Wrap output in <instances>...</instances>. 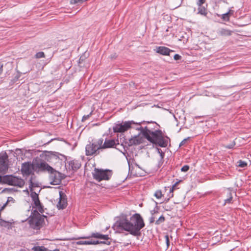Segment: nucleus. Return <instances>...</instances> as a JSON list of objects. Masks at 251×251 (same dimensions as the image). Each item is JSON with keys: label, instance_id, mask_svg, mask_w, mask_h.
Here are the masks:
<instances>
[{"label": "nucleus", "instance_id": "nucleus-1", "mask_svg": "<svg viewBox=\"0 0 251 251\" xmlns=\"http://www.w3.org/2000/svg\"><path fill=\"white\" fill-rule=\"evenodd\" d=\"M134 123L131 128H133L137 130L140 131V133L148 141L162 148H165L168 146V138L164 136L161 130L155 129L156 126H158L155 122L151 123L154 125L153 128L150 126L143 127L141 126V124L143 123L134 122ZM147 123L150 124V123L148 122Z\"/></svg>", "mask_w": 251, "mask_h": 251}, {"label": "nucleus", "instance_id": "nucleus-7", "mask_svg": "<svg viewBox=\"0 0 251 251\" xmlns=\"http://www.w3.org/2000/svg\"><path fill=\"white\" fill-rule=\"evenodd\" d=\"M135 124L134 121H128L122 122L120 123L116 124L113 127L114 132L122 133L124 132L133 127V125Z\"/></svg>", "mask_w": 251, "mask_h": 251}, {"label": "nucleus", "instance_id": "nucleus-14", "mask_svg": "<svg viewBox=\"0 0 251 251\" xmlns=\"http://www.w3.org/2000/svg\"><path fill=\"white\" fill-rule=\"evenodd\" d=\"M174 51L165 47H158L156 48V52L164 55H170V53Z\"/></svg>", "mask_w": 251, "mask_h": 251}, {"label": "nucleus", "instance_id": "nucleus-18", "mask_svg": "<svg viewBox=\"0 0 251 251\" xmlns=\"http://www.w3.org/2000/svg\"><path fill=\"white\" fill-rule=\"evenodd\" d=\"M231 33V31L224 28H221L218 31V34L222 36H230Z\"/></svg>", "mask_w": 251, "mask_h": 251}, {"label": "nucleus", "instance_id": "nucleus-17", "mask_svg": "<svg viewBox=\"0 0 251 251\" xmlns=\"http://www.w3.org/2000/svg\"><path fill=\"white\" fill-rule=\"evenodd\" d=\"M29 188L30 189V191H31V193L32 192H33V188L34 187H39V185L38 182H35L33 181V176H32L29 180Z\"/></svg>", "mask_w": 251, "mask_h": 251}, {"label": "nucleus", "instance_id": "nucleus-35", "mask_svg": "<svg viewBox=\"0 0 251 251\" xmlns=\"http://www.w3.org/2000/svg\"><path fill=\"white\" fill-rule=\"evenodd\" d=\"M76 245H86V241H79L76 243Z\"/></svg>", "mask_w": 251, "mask_h": 251}, {"label": "nucleus", "instance_id": "nucleus-16", "mask_svg": "<svg viewBox=\"0 0 251 251\" xmlns=\"http://www.w3.org/2000/svg\"><path fill=\"white\" fill-rule=\"evenodd\" d=\"M59 201L57 206L59 209H64L67 206V201L61 192L59 193Z\"/></svg>", "mask_w": 251, "mask_h": 251}, {"label": "nucleus", "instance_id": "nucleus-6", "mask_svg": "<svg viewBox=\"0 0 251 251\" xmlns=\"http://www.w3.org/2000/svg\"><path fill=\"white\" fill-rule=\"evenodd\" d=\"M112 175L111 170L95 168L93 173V178L99 182L109 180Z\"/></svg>", "mask_w": 251, "mask_h": 251}, {"label": "nucleus", "instance_id": "nucleus-13", "mask_svg": "<svg viewBox=\"0 0 251 251\" xmlns=\"http://www.w3.org/2000/svg\"><path fill=\"white\" fill-rule=\"evenodd\" d=\"M90 237H93L95 238L103 239L104 240H107L109 239V237L108 235H103L99 232L92 233L90 236H85L80 237L81 239H89Z\"/></svg>", "mask_w": 251, "mask_h": 251}, {"label": "nucleus", "instance_id": "nucleus-15", "mask_svg": "<svg viewBox=\"0 0 251 251\" xmlns=\"http://www.w3.org/2000/svg\"><path fill=\"white\" fill-rule=\"evenodd\" d=\"M81 166L80 163L76 160H73L69 162V169L73 171H76Z\"/></svg>", "mask_w": 251, "mask_h": 251}, {"label": "nucleus", "instance_id": "nucleus-8", "mask_svg": "<svg viewBox=\"0 0 251 251\" xmlns=\"http://www.w3.org/2000/svg\"><path fill=\"white\" fill-rule=\"evenodd\" d=\"M35 166L31 164L30 162H25L22 164L21 167V172L23 176H29L33 172V170L35 169L38 171V169L36 168V165Z\"/></svg>", "mask_w": 251, "mask_h": 251}, {"label": "nucleus", "instance_id": "nucleus-30", "mask_svg": "<svg viewBox=\"0 0 251 251\" xmlns=\"http://www.w3.org/2000/svg\"><path fill=\"white\" fill-rule=\"evenodd\" d=\"M92 114V112H91L88 115H84L82 117V122H84L85 121H86V120H87L89 117Z\"/></svg>", "mask_w": 251, "mask_h": 251}, {"label": "nucleus", "instance_id": "nucleus-39", "mask_svg": "<svg viewBox=\"0 0 251 251\" xmlns=\"http://www.w3.org/2000/svg\"><path fill=\"white\" fill-rule=\"evenodd\" d=\"M80 2V0H71V1H70V3L71 4H75V3H77L78 2Z\"/></svg>", "mask_w": 251, "mask_h": 251}, {"label": "nucleus", "instance_id": "nucleus-32", "mask_svg": "<svg viewBox=\"0 0 251 251\" xmlns=\"http://www.w3.org/2000/svg\"><path fill=\"white\" fill-rule=\"evenodd\" d=\"M158 152L160 154L161 158L164 157V153L163 152L162 150L159 148H157Z\"/></svg>", "mask_w": 251, "mask_h": 251}, {"label": "nucleus", "instance_id": "nucleus-20", "mask_svg": "<svg viewBox=\"0 0 251 251\" xmlns=\"http://www.w3.org/2000/svg\"><path fill=\"white\" fill-rule=\"evenodd\" d=\"M198 14L202 15H206L207 14L206 9L204 7L199 6V7L198 8Z\"/></svg>", "mask_w": 251, "mask_h": 251}, {"label": "nucleus", "instance_id": "nucleus-33", "mask_svg": "<svg viewBox=\"0 0 251 251\" xmlns=\"http://www.w3.org/2000/svg\"><path fill=\"white\" fill-rule=\"evenodd\" d=\"M189 139V138H185L184 139H183L181 142V143H180L179 144V146H183L185 143L186 142V141Z\"/></svg>", "mask_w": 251, "mask_h": 251}, {"label": "nucleus", "instance_id": "nucleus-5", "mask_svg": "<svg viewBox=\"0 0 251 251\" xmlns=\"http://www.w3.org/2000/svg\"><path fill=\"white\" fill-rule=\"evenodd\" d=\"M46 218V216L41 215L37 211L34 210L29 218L28 222L30 227L35 229H40Z\"/></svg>", "mask_w": 251, "mask_h": 251}, {"label": "nucleus", "instance_id": "nucleus-43", "mask_svg": "<svg viewBox=\"0 0 251 251\" xmlns=\"http://www.w3.org/2000/svg\"><path fill=\"white\" fill-rule=\"evenodd\" d=\"M2 68H3V65H0V75L1 74V73L2 72Z\"/></svg>", "mask_w": 251, "mask_h": 251}, {"label": "nucleus", "instance_id": "nucleus-34", "mask_svg": "<svg viewBox=\"0 0 251 251\" xmlns=\"http://www.w3.org/2000/svg\"><path fill=\"white\" fill-rule=\"evenodd\" d=\"M181 56L178 54H176L174 56V58L176 60H179L181 59Z\"/></svg>", "mask_w": 251, "mask_h": 251}, {"label": "nucleus", "instance_id": "nucleus-24", "mask_svg": "<svg viewBox=\"0 0 251 251\" xmlns=\"http://www.w3.org/2000/svg\"><path fill=\"white\" fill-rule=\"evenodd\" d=\"M35 57L37 58H43V57H45V54L42 51H41V52H37L36 55H35Z\"/></svg>", "mask_w": 251, "mask_h": 251}, {"label": "nucleus", "instance_id": "nucleus-45", "mask_svg": "<svg viewBox=\"0 0 251 251\" xmlns=\"http://www.w3.org/2000/svg\"><path fill=\"white\" fill-rule=\"evenodd\" d=\"M20 251H24V250H21Z\"/></svg>", "mask_w": 251, "mask_h": 251}, {"label": "nucleus", "instance_id": "nucleus-41", "mask_svg": "<svg viewBox=\"0 0 251 251\" xmlns=\"http://www.w3.org/2000/svg\"><path fill=\"white\" fill-rule=\"evenodd\" d=\"M155 221V218L154 217H151L150 219V223H153Z\"/></svg>", "mask_w": 251, "mask_h": 251}, {"label": "nucleus", "instance_id": "nucleus-12", "mask_svg": "<svg viewBox=\"0 0 251 251\" xmlns=\"http://www.w3.org/2000/svg\"><path fill=\"white\" fill-rule=\"evenodd\" d=\"M119 144V143H117V142L114 139H106L103 142V140L101 142V149L102 151L103 150L116 147L117 145Z\"/></svg>", "mask_w": 251, "mask_h": 251}, {"label": "nucleus", "instance_id": "nucleus-25", "mask_svg": "<svg viewBox=\"0 0 251 251\" xmlns=\"http://www.w3.org/2000/svg\"><path fill=\"white\" fill-rule=\"evenodd\" d=\"M238 166L240 167H242V168L245 167V166H246L247 165V164L246 162H245L244 161H242V160L239 161L238 162Z\"/></svg>", "mask_w": 251, "mask_h": 251}, {"label": "nucleus", "instance_id": "nucleus-38", "mask_svg": "<svg viewBox=\"0 0 251 251\" xmlns=\"http://www.w3.org/2000/svg\"><path fill=\"white\" fill-rule=\"evenodd\" d=\"M234 13V11L232 10H229L227 12H226V14H228V15L230 17V16L232 15Z\"/></svg>", "mask_w": 251, "mask_h": 251}, {"label": "nucleus", "instance_id": "nucleus-27", "mask_svg": "<svg viewBox=\"0 0 251 251\" xmlns=\"http://www.w3.org/2000/svg\"><path fill=\"white\" fill-rule=\"evenodd\" d=\"M93 245H97L99 244H107L108 245L110 244V242H109L108 243H106L105 241H99L98 240L97 241H92Z\"/></svg>", "mask_w": 251, "mask_h": 251}, {"label": "nucleus", "instance_id": "nucleus-42", "mask_svg": "<svg viewBox=\"0 0 251 251\" xmlns=\"http://www.w3.org/2000/svg\"><path fill=\"white\" fill-rule=\"evenodd\" d=\"M86 245H93L92 241H86Z\"/></svg>", "mask_w": 251, "mask_h": 251}, {"label": "nucleus", "instance_id": "nucleus-9", "mask_svg": "<svg viewBox=\"0 0 251 251\" xmlns=\"http://www.w3.org/2000/svg\"><path fill=\"white\" fill-rule=\"evenodd\" d=\"M31 197L34 202L35 207L41 213L44 212L43 207L38 197V195L35 192H32Z\"/></svg>", "mask_w": 251, "mask_h": 251}, {"label": "nucleus", "instance_id": "nucleus-36", "mask_svg": "<svg viewBox=\"0 0 251 251\" xmlns=\"http://www.w3.org/2000/svg\"><path fill=\"white\" fill-rule=\"evenodd\" d=\"M205 2V0H199L197 4L199 6H201L203 3H204Z\"/></svg>", "mask_w": 251, "mask_h": 251}, {"label": "nucleus", "instance_id": "nucleus-3", "mask_svg": "<svg viewBox=\"0 0 251 251\" xmlns=\"http://www.w3.org/2000/svg\"><path fill=\"white\" fill-rule=\"evenodd\" d=\"M38 171H47L50 173V180L52 185H58L61 181L60 174L54 170L51 166L45 162L37 163L36 165Z\"/></svg>", "mask_w": 251, "mask_h": 251}, {"label": "nucleus", "instance_id": "nucleus-31", "mask_svg": "<svg viewBox=\"0 0 251 251\" xmlns=\"http://www.w3.org/2000/svg\"><path fill=\"white\" fill-rule=\"evenodd\" d=\"M165 238L167 248H168L169 246V245H170L169 236L168 235H166L165 236Z\"/></svg>", "mask_w": 251, "mask_h": 251}, {"label": "nucleus", "instance_id": "nucleus-11", "mask_svg": "<svg viewBox=\"0 0 251 251\" xmlns=\"http://www.w3.org/2000/svg\"><path fill=\"white\" fill-rule=\"evenodd\" d=\"M141 135L142 134L139 133L137 135H135L130 139L128 142V145L129 146H132L133 145H139L143 143L144 137H143V135L141 136Z\"/></svg>", "mask_w": 251, "mask_h": 251}, {"label": "nucleus", "instance_id": "nucleus-19", "mask_svg": "<svg viewBox=\"0 0 251 251\" xmlns=\"http://www.w3.org/2000/svg\"><path fill=\"white\" fill-rule=\"evenodd\" d=\"M33 251H49V249L44 246H34L32 248Z\"/></svg>", "mask_w": 251, "mask_h": 251}, {"label": "nucleus", "instance_id": "nucleus-29", "mask_svg": "<svg viewBox=\"0 0 251 251\" xmlns=\"http://www.w3.org/2000/svg\"><path fill=\"white\" fill-rule=\"evenodd\" d=\"M235 145V143L233 141L229 145H228L225 146V147L226 148L231 149H232L234 147Z\"/></svg>", "mask_w": 251, "mask_h": 251}, {"label": "nucleus", "instance_id": "nucleus-10", "mask_svg": "<svg viewBox=\"0 0 251 251\" xmlns=\"http://www.w3.org/2000/svg\"><path fill=\"white\" fill-rule=\"evenodd\" d=\"M8 156L6 152L0 153V172L4 171L8 169L6 161Z\"/></svg>", "mask_w": 251, "mask_h": 251}, {"label": "nucleus", "instance_id": "nucleus-28", "mask_svg": "<svg viewBox=\"0 0 251 251\" xmlns=\"http://www.w3.org/2000/svg\"><path fill=\"white\" fill-rule=\"evenodd\" d=\"M189 166L188 165H184L181 168V171L182 172H186L189 170Z\"/></svg>", "mask_w": 251, "mask_h": 251}, {"label": "nucleus", "instance_id": "nucleus-26", "mask_svg": "<svg viewBox=\"0 0 251 251\" xmlns=\"http://www.w3.org/2000/svg\"><path fill=\"white\" fill-rule=\"evenodd\" d=\"M0 225L4 227L8 225V223L4 220L0 219Z\"/></svg>", "mask_w": 251, "mask_h": 251}, {"label": "nucleus", "instance_id": "nucleus-23", "mask_svg": "<svg viewBox=\"0 0 251 251\" xmlns=\"http://www.w3.org/2000/svg\"><path fill=\"white\" fill-rule=\"evenodd\" d=\"M229 16L228 15V14L225 13L222 15L221 18L223 21H228L229 20Z\"/></svg>", "mask_w": 251, "mask_h": 251}, {"label": "nucleus", "instance_id": "nucleus-22", "mask_svg": "<svg viewBox=\"0 0 251 251\" xmlns=\"http://www.w3.org/2000/svg\"><path fill=\"white\" fill-rule=\"evenodd\" d=\"M154 196L158 199H160L162 197L161 191L160 190L156 191L155 192Z\"/></svg>", "mask_w": 251, "mask_h": 251}, {"label": "nucleus", "instance_id": "nucleus-44", "mask_svg": "<svg viewBox=\"0 0 251 251\" xmlns=\"http://www.w3.org/2000/svg\"><path fill=\"white\" fill-rule=\"evenodd\" d=\"M49 251H60L59 249H56L53 250H49Z\"/></svg>", "mask_w": 251, "mask_h": 251}, {"label": "nucleus", "instance_id": "nucleus-2", "mask_svg": "<svg viewBox=\"0 0 251 251\" xmlns=\"http://www.w3.org/2000/svg\"><path fill=\"white\" fill-rule=\"evenodd\" d=\"M144 226L143 219L138 213L133 214L129 219L126 215H122L114 225L115 229L128 231L134 236L140 235V230Z\"/></svg>", "mask_w": 251, "mask_h": 251}, {"label": "nucleus", "instance_id": "nucleus-4", "mask_svg": "<svg viewBox=\"0 0 251 251\" xmlns=\"http://www.w3.org/2000/svg\"><path fill=\"white\" fill-rule=\"evenodd\" d=\"M102 138L92 140V142L87 145L85 147L86 155L87 156L97 155L102 151L101 147Z\"/></svg>", "mask_w": 251, "mask_h": 251}, {"label": "nucleus", "instance_id": "nucleus-40", "mask_svg": "<svg viewBox=\"0 0 251 251\" xmlns=\"http://www.w3.org/2000/svg\"><path fill=\"white\" fill-rule=\"evenodd\" d=\"M177 184V182L176 183H175V184L173 186V187L170 189V193H172V192H173V191H174V189L175 188V187H176V184Z\"/></svg>", "mask_w": 251, "mask_h": 251}, {"label": "nucleus", "instance_id": "nucleus-37", "mask_svg": "<svg viewBox=\"0 0 251 251\" xmlns=\"http://www.w3.org/2000/svg\"><path fill=\"white\" fill-rule=\"evenodd\" d=\"M232 199V197L230 196L229 198L225 200V203H230Z\"/></svg>", "mask_w": 251, "mask_h": 251}, {"label": "nucleus", "instance_id": "nucleus-21", "mask_svg": "<svg viewBox=\"0 0 251 251\" xmlns=\"http://www.w3.org/2000/svg\"><path fill=\"white\" fill-rule=\"evenodd\" d=\"M165 221L164 217L162 215L157 220L155 221V224L157 225H160V224L163 223Z\"/></svg>", "mask_w": 251, "mask_h": 251}]
</instances>
